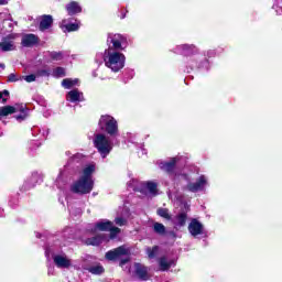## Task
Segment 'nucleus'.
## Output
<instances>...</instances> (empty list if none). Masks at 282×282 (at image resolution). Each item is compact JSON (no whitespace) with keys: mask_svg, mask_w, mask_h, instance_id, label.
<instances>
[{"mask_svg":"<svg viewBox=\"0 0 282 282\" xmlns=\"http://www.w3.org/2000/svg\"><path fill=\"white\" fill-rule=\"evenodd\" d=\"M127 57L122 54V51L106 50L105 65L111 72L118 73L124 67Z\"/></svg>","mask_w":282,"mask_h":282,"instance_id":"nucleus-6","label":"nucleus"},{"mask_svg":"<svg viewBox=\"0 0 282 282\" xmlns=\"http://www.w3.org/2000/svg\"><path fill=\"white\" fill-rule=\"evenodd\" d=\"M96 172V164H87L83 171L82 175L77 181L70 185V193L75 195H89L94 191V173Z\"/></svg>","mask_w":282,"mask_h":282,"instance_id":"nucleus-2","label":"nucleus"},{"mask_svg":"<svg viewBox=\"0 0 282 282\" xmlns=\"http://www.w3.org/2000/svg\"><path fill=\"white\" fill-rule=\"evenodd\" d=\"M52 25H54V18H52V15L44 14L41 17L39 25L40 32H46Z\"/></svg>","mask_w":282,"mask_h":282,"instance_id":"nucleus-21","label":"nucleus"},{"mask_svg":"<svg viewBox=\"0 0 282 282\" xmlns=\"http://www.w3.org/2000/svg\"><path fill=\"white\" fill-rule=\"evenodd\" d=\"M66 11L68 12L69 17H74L75 14H80V12H83V8L78 2L73 1L66 6Z\"/></svg>","mask_w":282,"mask_h":282,"instance_id":"nucleus-25","label":"nucleus"},{"mask_svg":"<svg viewBox=\"0 0 282 282\" xmlns=\"http://www.w3.org/2000/svg\"><path fill=\"white\" fill-rule=\"evenodd\" d=\"M115 224L117 226H126L127 225V219H124L123 217H117L115 219Z\"/></svg>","mask_w":282,"mask_h":282,"instance_id":"nucleus-44","label":"nucleus"},{"mask_svg":"<svg viewBox=\"0 0 282 282\" xmlns=\"http://www.w3.org/2000/svg\"><path fill=\"white\" fill-rule=\"evenodd\" d=\"M47 274L48 276L54 275V265H48Z\"/></svg>","mask_w":282,"mask_h":282,"instance_id":"nucleus-46","label":"nucleus"},{"mask_svg":"<svg viewBox=\"0 0 282 282\" xmlns=\"http://www.w3.org/2000/svg\"><path fill=\"white\" fill-rule=\"evenodd\" d=\"M127 18V13L121 12L120 19H126Z\"/></svg>","mask_w":282,"mask_h":282,"instance_id":"nucleus-51","label":"nucleus"},{"mask_svg":"<svg viewBox=\"0 0 282 282\" xmlns=\"http://www.w3.org/2000/svg\"><path fill=\"white\" fill-rule=\"evenodd\" d=\"M39 43V36L30 33L22 36V47H34Z\"/></svg>","mask_w":282,"mask_h":282,"instance_id":"nucleus-22","label":"nucleus"},{"mask_svg":"<svg viewBox=\"0 0 282 282\" xmlns=\"http://www.w3.org/2000/svg\"><path fill=\"white\" fill-rule=\"evenodd\" d=\"M153 230L156 235H166V227L162 223H154Z\"/></svg>","mask_w":282,"mask_h":282,"instance_id":"nucleus-30","label":"nucleus"},{"mask_svg":"<svg viewBox=\"0 0 282 282\" xmlns=\"http://www.w3.org/2000/svg\"><path fill=\"white\" fill-rule=\"evenodd\" d=\"M21 78L26 83H34V80H36V75L31 74V75L22 76Z\"/></svg>","mask_w":282,"mask_h":282,"instance_id":"nucleus-42","label":"nucleus"},{"mask_svg":"<svg viewBox=\"0 0 282 282\" xmlns=\"http://www.w3.org/2000/svg\"><path fill=\"white\" fill-rule=\"evenodd\" d=\"M8 0H0V6H7Z\"/></svg>","mask_w":282,"mask_h":282,"instance_id":"nucleus-50","label":"nucleus"},{"mask_svg":"<svg viewBox=\"0 0 282 282\" xmlns=\"http://www.w3.org/2000/svg\"><path fill=\"white\" fill-rule=\"evenodd\" d=\"M41 182H43V174L33 172L30 178L24 183V191L34 188V186H36V184H41Z\"/></svg>","mask_w":282,"mask_h":282,"instance_id":"nucleus-17","label":"nucleus"},{"mask_svg":"<svg viewBox=\"0 0 282 282\" xmlns=\"http://www.w3.org/2000/svg\"><path fill=\"white\" fill-rule=\"evenodd\" d=\"M76 85H78V79H63L62 82V87H64V89H72V87H76Z\"/></svg>","mask_w":282,"mask_h":282,"instance_id":"nucleus-29","label":"nucleus"},{"mask_svg":"<svg viewBox=\"0 0 282 282\" xmlns=\"http://www.w3.org/2000/svg\"><path fill=\"white\" fill-rule=\"evenodd\" d=\"M273 10L275 14H282V0H273Z\"/></svg>","mask_w":282,"mask_h":282,"instance_id":"nucleus-37","label":"nucleus"},{"mask_svg":"<svg viewBox=\"0 0 282 282\" xmlns=\"http://www.w3.org/2000/svg\"><path fill=\"white\" fill-rule=\"evenodd\" d=\"M83 214V209H77V215H82Z\"/></svg>","mask_w":282,"mask_h":282,"instance_id":"nucleus-55","label":"nucleus"},{"mask_svg":"<svg viewBox=\"0 0 282 282\" xmlns=\"http://www.w3.org/2000/svg\"><path fill=\"white\" fill-rule=\"evenodd\" d=\"M94 147L97 149L99 155H101L102 160L113 151L115 144H120L118 139H113L111 137H106L104 133H96L94 137Z\"/></svg>","mask_w":282,"mask_h":282,"instance_id":"nucleus-5","label":"nucleus"},{"mask_svg":"<svg viewBox=\"0 0 282 282\" xmlns=\"http://www.w3.org/2000/svg\"><path fill=\"white\" fill-rule=\"evenodd\" d=\"M15 108L12 106H4L0 108V116H10V113H14Z\"/></svg>","mask_w":282,"mask_h":282,"instance_id":"nucleus-34","label":"nucleus"},{"mask_svg":"<svg viewBox=\"0 0 282 282\" xmlns=\"http://www.w3.org/2000/svg\"><path fill=\"white\" fill-rule=\"evenodd\" d=\"M142 155H147V150L144 148H141Z\"/></svg>","mask_w":282,"mask_h":282,"instance_id":"nucleus-52","label":"nucleus"},{"mask_svg":"<svg viewBox=\"0 0 282 282\" xmlns=\"http://www.w3.org/2000/svg\"><path fill=\"white\" fill-rule=\"evenodd\" d=\"M177 162H180V158L175 156L172 158L170 161H161L159 163V167L161 171H165L169 175H173L175 173V166H177Z\"/></svg>","mask_w":282,"mask_h":282,"instance_id":"nucleus-15","label":"nucleus"},{"mask_svg":"<svg viewBox=\"0 0 282 282\" xmlns=\"http://www.w3.org/2000/svg\"><path fill=\"white\" fill-rule=\"evenodd\" d=\"M156 215L159 217H162L163 219H166V221H171V219L173 218V216H171V212L169 210V208H163V207L158 208Z\"/></svg>","mask_w":282,"mask_h":282,"instance_id":"nucleus-27","label":"nucleus"},{"mask_svg":"<svg viewBox=\"0 0 282 282\" xmlns=\"http://www.w3.org/2000/svg\"><path fill=\"white\" fill-rule=\"evenodd\" d=\"M45 258L47 262L53 261L56 268L62 270L72 268V259L67 257V253L63 252V249L56 246L45 247Z\"/></svg>","mask_w":282,"mask_h":282,"instance_id":"nucleus-3","label":"nucleus"},{"mask_svg":"<svg viewBox=\"0 0 282 282\" xmlns=\"http://www.w3.org/2000/svg\"><path fill=\"white\" fill-rule=\"evenodd\" d=\"M0 68L6 69V64L0 63Z\"/></svg>","mask_w":282,"mask_h":282,"instance_id":"nucleus-53","label":"nucleus"},{"mask_svg":"<svg viewBox=\"0 0 282 282\" xmlns=\"http://www.w3.org/2000/svg\"><path fill=\"white\" fill-rule=\"evenodd\" d=\"M145 252L149 257V259H155L160 252V247L159 246H154V247H148L145 249Z\"/></svg>","mask_w":282,"mask_h":282,"instance_id":"nucleus-28","label":"nucleus"},{"mask_svg":"<svg viewBox=\"0 0 282 282\" xmlns=\"http://www.w3.org/2000/svg\"><path fill=\"white\" fill-rule=\"evenodd\" d=\"M127 186L135 193H141V195H151V197L158 195V183L153 181L139 182L138 180H131Z\"/></svg>","mask_w":282,"mask_h":282,"instance_id":"nucleus-7","label":"nucleus"},{"mask_svg":"<svg viewBox=\"0 0 282 282\" xmlns=\"http://www.w3.org/2000/svg\"><path fill=\"white\" fill-rule=\"evenodd\" d=\"M19 23L18 22H14V25H18Z\"/></svg>","mask_w":282,"mask_h":282,"instance_id":"nucleus-58","label":"nucleus"},{"mask_svg":"<svg viewBox=\"0 0 282 282\" xmlns=\"http://www.w3.org/2000/svg\"><path fill=\"white\" fill-rule=\"evenodd\" d=\"M9 96H10V91H8V90L0 91V100H2L3 105H6V102H8Z\"/></svg>","mask_w":282,"mask_h":282,"instance_id":"nucleus-39","label":"nucleus"},{"mask_svg":"<svg viewBox=\"0 0 282 282\" xmlns=\"http://www.w3.org/2000/svg\"><path fill=\"white\" fill-rule=\"evenodd\" d=\"M9 206L11 208H17L19 206V197L14 196L9 199Z\"/></svg>","mask_w":282,"mask_h":282,"instance_id":"nucleus-41","label":"nucleus"},{"mask_svg":"<svg viewBox=\"0 0 282 282\" xmlns=\"http://www.w3.org/2000/svg\"><path fill=\"white\" fill-rule=\"evenodd\" d=\"M1 135H3V133H0V138H1Z\"/></svg>","mask_w":282,"mask_h":282,"instance_id":"nucleus-59","label":"nucleus"},{"mask_svg":"<svg viewBox=\"0 0 282 282\" xmlns=\"http://www.w3.org/2000/svg\"><path fill=\"white\" fill-rule=\"evenodd\" d=\"M14 30V23L10 22L9 23V32H12Z\"/></svg>","mask_w":282,"mask_h":282,"instance_id":"nucleus-49","label":"nucleus"},{"mask_svg":"<svg viewBox=\"0 0 282 282\" xmlns=\"http://www.w3.org/2000/svg\"><path fill=\"white\" fill-rule=\"evenodd\" d=\"M174 54L185 56L186 59V72H208L210 69V62L206 58V55L198 54L199 50L193 44H181L174 48Z\"/></svg>","mask_w":282,"mask_h":282,"instance_id":"nucleus-1","label":"nucleus"},{"mask_svg":"<svg viewBox=\"0 0 282 282\" xmlns=\"http://www.w3.org/2000/svg\"><path fill=\"white\" fill-rule=\"evenodd\" d=\"M183 177L188 182L184 191H188L189 193L206 192V187L208 186V177L206 175H200L195 182H191V178L186 174H183Z\"/></svg>","mask_w":282,"mask_h":282,"instance_id":"nucleus-10","label":"nucleus"},{"mask_svg":"<svg viewBox=\"0 0 282 282\" xmlns=\"http://www.w3.org/2000/svg\"><path fill=\"white\" fill-rule=\"evenodd\" d=\"M50 58H52V61H63V52H50L48 53Z\"/></svg>","mask_w":282,"mask_h":282,"instance_id":"nucleus-38","label":"nucleus"},{"mask_svg":"<svg viewBox=\"0 0 282 282\" xmlns=\"http://www.w3.org/2000/svg\"><path fill=\"white\" fill-rule=\"evenodd\" d=\"M159 265H160L161 272H166L171 270V268H175V265H177V260L169 259L166 257H161L159 259Z\"/></svg>","mask_w":282,"mask_h":282,"instance_id":"nucleus-18","label":"nucleus"},{"mask_svg":"<svg viewBox=\"0 0 282 282\" xmlns=\"http://www.w3.org/2000/svg\"><path fill=\"white\" fill-rule=\"evenodd\" d=\"M8 83H17L19 82V76L14 73L9 74L8 76Z\"/></svg>","mask_w":282,"mask_h":282,"instance_id":"nucleus-43","label":"nucleus"},{"mask_svg":"<svg viewBox=\"0 0 282 282\" xmlns=\"http://www.w3.org/2000/svg\"><path fill=\"white\" fill-rule=\"evenodd\" d=\"M216 54H217V52H215L213 50L207 51L208 58H213V56H215Z\"/></svg>","mask_w":282,"mask_h":282,"instance_id":"nucleus-47","label":"nucleus"},{"mask_svg":"<svg viewBox=\"0 0 282 282\" xmlns=\"http://www.w3.org/2000/svg\"><path fill=\"white\" fill-rule=\"evenodd\" d=\"M107 45L108 48L106 50H111L112 52H124L129 43L127 42V37L120 33H108Z\"/></svg>","mask_w":282,"mask_h":282,"instance_id":"nucleus-9","label":"nucleus"},{"mask_svg":"<svg viewBox=\"0 0 282 282\" xmlns=\"http://www.w3.org/2000/svg\"><path fill=\"white\" fill-rule=\"evenodd\" d=\"M185 212H180L170 220L175 228H184L186 226V220L188 219V212L191 210V206L188 203L184 204Z\"/></svg>","mask_w":282,"mask_h":282,"instance_id":"nucleus-13","label":"nucleus"},{"mask_svg":"<svg viewBox=\"0 0 282 282\" xmlns=\"http://www.w3.org/2000/svg\"><path fill=\"white\" fill-rule=\"evenodd\" d=\"M61 28L64 30V32H77V30L80 28V24L72 23L69 20H63Z\"/></svg>","mask_w":282,"mask_h":282,"instance_id":"nucleus-26","label":"nucleus"},{"mask_svg":"<svg viewBox=\"0 0 282 282\" xmlns=\"http://www.w3.org/2000/svg\"><path fill=\"white\" fill-rule=\"evenodd\" d=\"M19 33H9L1 37L0 52H14L17 50Z\"/></svg>","mask_w":282,"mask_h":282,"instance_id":"nucleus-12","label":"nucleus"},{"mask_svg":"<svg viewBox=\"0 0 282 282\" xmlns=\"http://www.w3.org/2000/svg\"><path fill=\"white\" fill-rule=\"evenodd\" d=\"M108 232H110V236L108 237V241H109V239H116V237L120 235V228L113 227V223H112L111 228L108 229Z\"/></svg>","mask_w":282,"mask_h":282,"instance_id":"nucleus-35","label":"nucleus"},{"mask_svg":"<svg viewBox=\"0 0 282 282\" xmlns=\"http://www.w3.org/2000/svg\"><path fill=\"white\" fill-rule=\"evenodd\" d=\"M25 118H28V109H22L21 113L15 116V119L21 122L23 121Z\"/></svg>","mask_w":282,"mask_h":282,"instance_id":"nucleus-40","label":"nucleus"},{"mask_svg":"<svg viewBox=\"0 0 282 282\" xmlns=\"http://www.w3.org/2000/svg\"><path fill=\"white\" fill-rule=\"evenodd\" d=\"M105 58H107V50L104 53H97L95 56V63L97 65H102L105 63Z\"/></svg>","mask_w":282,"mask_h":282,"instance_id":"nucleus-33","label":"nucleus"},{"mask_svg":"<svg viewBox=\"0 0 282 282\" xmlns=\"http://www.w3.org/2000/svg\"><path fill=\"white\" fill-rule=\"evenodd\" d=\"M99 128L107 133L112 140L120 138V131L118 130V121L116 118L109 115H104L99 119Z\"/></svg>","mask_w":282,"mask_h":282,"instance_id":"nucleus-8","label":"nucleus"},{"mask_svg":"<svg viewBox=\"0 0 282 282\" xmlns=\"http://www.w3.org/2000/svg\"><path fill=\"white\" fill-rule=\"evenodd\" d=\"M124 254H127V249L124 247H119L106 252V259L108 261H116V259H120V257H124Z\"/></svg>","mask_w":282,"mask_h":282,"instance_id":"nucleus-20","label":"nucleus"},{"mask_svg":"<svg viewBox=\"0 0 282 282\" xmlns=\"http://www.w3.org/2000/svg\"><path fill=\"white\" fill-rule=\"evenodd\" d=\"M112 221L108 219H101L97 221L95 225H90V227L87 228L90 232H96V230H100L101 232H109Z\"/></svg>","mask_w":282,"mask_h":282,"instance_id":"nucleus-16","label":"nucleus"},{"mask_svg":"<svg viewBox=\"0 0 282 282\" xmlns=\"http://www.w3.org/2000/svg\"><path fill=\"white\" fill-rule=\"evenodd\" d=\"M85 162V155L77 153L75 154L69 161L68 164L64 166L63 170L59 171V174L55 181V186L59 188V191H63L65 186H67V183L69 182V176L67 175V171L69 169H74L76 166L77 169L79 166H83Z\"/></svg>","mask_w":282,"mask_h":282,"instance_id":"nucleus-4","label":"nucleus"},{"mask_svg":"<svg viewBox=\"0 0 282 282\" xmlns=\"http://www.w3.org/2000/svg\"><path fill=\"white\" fill-rule=\"evenodd\" d=\"M104 241H109V238L107 235L101 234V235H97L91 238H88L86 240V243L87 246H100V243H102Z\"/></svg>","mask_w":282,"mask_h":282,"instance_id":"nucleus-24","label":"nucleus"},{"mask_svg":"<svg viewBox=\"0 0 282 282\" xmlns=\"http://www.w3.org/2000/svg\"><path fill=\"white\" fill-rule=\"evenodd\" d=\"M74 232L73 227H66L62 232V237H64V239H74Z\"/></svg>","mask_w":282,"mask_h":282,"instance_id":"nucleus-32","label":"nucleus"},{"mask_svg":"<svg viewBox=\"0 0 282 282\" xmlns=\"http://www.w3.org/2000/svg\"><path fill=\"white\" fill-rule=\"evenodd\" d=\"M127 263H129V259H121L119 265L122 268V265H127Z\"/></svg>","mask_w":282,"mask_h":282,"instance_id":"nucleus-48","label":"nucleus"},{"mask_svg":"<svg viewBox=\"0 0 282 282\" xmlns=\"http://www.w3.org/2000/svg\"><path fill=\"white\" fill-rule=\"evenodd\" d=\"M69 213H70V215H74V210H72V209L69 210Z\"/></svg>","mask_w":282,"mask_h":282,"instance_id":"nucleus-57","label":"nucleus"},{"mask_svg":"<svg viewBox=\"0 0 282 282\" xmlns=\"http://www.w3.org/2000/svg\"><path fill=\"white\" fill-rule=\"evenodd\" d=\"M134 274L140 281H149V269L141 263H134Z\"/></svg>","mask_w":282,"mask_h":282,"instance_id":"nucleus-19","label":"nucleus"},{"mask_svg":"<svg viewBox=\"0 0 282 282\" xmlns=\"http://www.w3.org/2000/svg\"><path fill=\"white\" fill-rule=\"evenodd\" d=\"M86 270L90 272V274H102V272H105V268L100 264L87 267Z\"/></svg>","mask_w":282,"mask_h":282,"instance_id":"nucleus-31","label":"nucleus"},{"mask_svg":"<svg viewBox=\"0 0 282 282\" xmlns=\"http://www.w3.org/2000/svg\"><path fill=\"white\" fill-rule=\"evenodd\" d=\"M31 133L35 140L29 143V151H36L39 147H41V140H47V135L50 130L47 128H41L39 126H34L31 129Z\"/></svg>","mask_w":282,"mask_h":282,"instance_id":"nucleus-11","label":"nucleus"},{"mask_svg":"<svg viewBox=\"0 0 282 282\" xmlns=\"http://www.w3.org/2000/svg\"><path fill=\"white\" fill-rule=\"evenodd\" d=\"M36 76H50V70L48 69H39L36 72Z\"/></svg>","mask_w":282,"mask_h":282,"instance_id":"nucleus-45","label":"nucleus"},{"mask_svg":"<svg viewBox=\"0 0 282 282\" xmlns=\"http://www.w3.org/2000/svg\"><path fill=\"white\" fill-rule=\"evenodd\" d=\"M53 76H54V78H64V76H65V68L56 67L53 70Z\"/></svg>","mask_w":282,"mask_h":282,"instance_id":"nucleus-36","label":"nucleus"},{"mask_svg":"<svg viewBox=\"0 0 282 282\" xmlns=\"http://www.w3.org/2000/svg\"><path fill=\"white\" fill-rule=\"evenodd\" d=\"M66 100H68V102H83L85 97L78 89H73L67 93Z\"/></svg>","mask_w":282,"mask_h":282,"instance_id":"nucleus-23","label":"nucleus"},{"mask_svg":"<svg viewBox=\"0 0 282 282\" xmlns=\"http://www.w3.org/2000/svg\"><path fill=\"white\" fill-rule=\"evenodd\" d=\"M42 237H43V235L36 234V238H37V239H41Z\"/></svg>","mask_w":282,"mask_h":282,"instance_id":"nucleus-56","label":"nucleus"},{"mask_svg":"<svg viewBox=\"0 0 282 282\" xmlns=\"http://www.w3.org/2000/svg\"><path fill=\"white\" fill-rule=\"evenodd\" d=\"M188 232L192 237H199V235L206 237V229H204V224L199 223L197 218H193L188 225Z\"/></svg>","mask_w":282,"mask_h":282,"instance_id":"nucleus-14","label":"nucleus"},{"mask_svg":"<svg viewBox=\"0 0 282 282\" xmlns=\"http://www.w3.org/2000/svg\"><path fill=\"white\" fill-rule=\"evenodd\" d=\"M3 216H4L3 209H0V217H3Z\"/></svg>","mask_w":282,"mask_h":282,"instance_id":"nucleus-54","label":"nucleus"}]
</instances>
